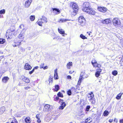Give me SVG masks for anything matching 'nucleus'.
I'll use <instances>...</instances> for the list:
<instances>
[{"label":"nucleus","instance_id":"1","mask_svg":"<svg viewBox=\"0 0 123 123\" xmlns=\"http://www.w3.org/2000/svg\"><path fill=\"white\" fill-rule=\"evenodd\" d=\"M15 27L14 26H11L9 29H8L6 31V37L7 38H11V36L13 35L15 36L17 33H16L15 30Z\"/></svg>","mask_w":123,"mask_h":123},{"label":"nucleus","instance_id":"2","mask_svg":"<svg viewBox=\"0 0 123 123\" xmlns=\"http://www.w3.org/2000/svg\"><path fill=\"white\" fill-rule=\"evenodd\" d=\"M90 5L89 2H85L83 5V8L82 9V11L85 12L88 10V9L90 7L89 6Z\"/></svg>","mask_w":123,"mask_h":123},{"label":"nucleus","instance_id":"3","mask_svg":"<svg viewBox=\"0 0 123 123\" xmlns=\"http://www.w3.org/2000/svg\"><path fill=\"white\" fill-rule=\"evenodd\" d=\"M70 4L71 5H72V8L74 12L76 13L77 12L78 9L77 5L76 4L74 3V2H72Z\"/></svg>","mask_w":123,"mask_h":123},{"label":"nucleus","instance_id":"4","mask_svg":"<svg viewBox=\"0 0 123 123\" xmlns=\"http://www.w3.org/2000/svg\"><path fill=\"white\" fill-rule=\"evenodd\" d=\"M78 21L81 25L83 26L84 25L85 23V20L83 17H80L79 18Z\"/></svg>","mask_w":123,"mask_h":123},{"label":"nucleus","instance_id":"5","mask_svg":"<svg viewBox=\"0 0 123 123\" xmlns=\"http://www.w3.org/2000/svg\"><path fill=\"white\" fill-rule=\"evenodd\" d=\"M113 24L115 26H118L120 25L121 23L119 19L117 18H115L113 19Z\"/></svg>","mask_w":123,"mask_h":123},{"label":"nucleus","instance_id":"6","mask_svg":"<svg viewBox=\"0 0 123 123\" xmlns=\"http://www.w3.org/2000/svg\"><path fill=\"white\" fill-rule=\"evenodd\" d=\"M22 40H19L18 39H16L14 40V43L17 44H14L13 45L14 47H16L17 45H20L21 44V42L22 41Z\"/></svg>","mask_w":123,"mask_h":123},{"label":"nucleus","instance_id":"7","mask_svg":"<svg viewBox=\"0 0 123 123\" xmlns=\"http://www.w3.org/2000/svg\"><path fill=\"white\" fill-rule=\"evenodd\" d=\"M85 12H86L91 15H94L95 13V11L91 7L88 9V10Z\"/></svg>","mask_w":123,"mask_h":123},{"label":"nucleus","instance_id":"8","mask_svg":"<svg viewBox=\"0 0 123 123\" xmlns=\"http://www.w3.org/2000/svg\"><path fill=\"white\" fill-rule=\"evenodd\" d=\"M59 103L61 104V106L59 107V109H63L66 105L65 102H63V100L60 99L59 101Z\"/></svg>","mask_w":123,"mask_h":123},{"label":"nucleus","instance_id":"9","mask_svg":"<svg viewBox=\"0 0 123 123\" xmlns=\"http://www.w3.org/2000/svg\"><path fill=\"white\" fill-rule=\"evenodd\" d=\"M98 10L102 12H106L107 9L105 7H98Z\"/></svg>","mask_w":123,"mask_h":123},{"label":"nucleus","instance_id":"10","mask_svg":"<svg viewBox=\"0 0 123 123\" xmlns=\"http://www.w3.org/2000/svg\"><path fill=\"white\" fill-rule=\"evenodd\" d=\"M25 30L24 29L22 30V31L21 32L20 34L18 36V37L19 39L23 38H24L23 37L25 33Z\"/></svg>","mask_w":123,"mask_h":123},{"label":"nucleus","instance_id":"11","mask_svg":"<svg viewBox=\"0 0 123 123\" xmlns=\"http://www.w3.org/2000/svg\"><path fill=\"white\" fill-rule=\"evenodd\" d=\"M57 69L56 68L55 70L54 74V78L55 79H57L58 78V73L57 72Z\"/></svg>","mask_w":123,"mask_h":123},{"label":"nucleus","instance_id":"12","mask_svg":"<svg viewBox=\"0 0 123 123\" xmlns=\"http://www.w3.org/2000/svg\"><path fill=\"white\" fill-rule=\"evenodd\" d=\"M30 0H28L26 1L25 4V6L26 7H28L31 4Z\"/></svg>","mask_w":123,"mask_h":123},{"label":"nucleus","instance_id":"13","mask_svg":"<svg viewBox=\"0 0 123 123\" xmlns=\"http://www.w3.org/2000/svg\"><path fill=\"white\" fill-rule=\"evenodd\" d=\"M31 68V66L30 65L27 63L25 64L24 68H25V69L27 70H29L31 69L30 68Z\"/></svg>","mask_w":123,"mask_h":123},{"label":"nucleus","instance_id":"14","mask_svg":"<svg viewBox=\"0 0 123 123\" xmlns=\"http://www.w3.org/2000/svg\"><path fill=\"white\" fill-rule=\"evenodd\" d=\"M92 64L94 67H98V68H100L101 67V65L100 64H98L96 66L94 65L95 64L97 63V62L96 61L95 62H93V61H92Z\"/></svg>","mask_w":123,"mask_h":123},{"label":"nucleus","instance_id":"15","mask_svg":"<svg viewBox=\"0 0 123 123\" xmlns=\"http://www.w3.org/2000/svg\"><path fill=\"white\" fill-rule=\"evenodd\" d=\"M52 11L56 13V12L57 14H58L60 13V11L58 9L56 8H52Z\"/></svg>","mask_w":123,"mask_h":123},{"label":"nucleus","instance_id":"16","mask_svg":"<svg viewBox=\"0 0 123 123\" xmlns=\"http://www.w3.org/2000/svg\"><path fill=\"white\" fill-rule=\"evenodd\" d=\"M44 22L42 21V19H38V21L37 22V23L38 25L40 26H42V24Z\"/></svg>","mask_w":123,"mask_h":123},{"label":"nucleus","instance_id":"17","mask_svg":"<svg viewBox=\"0 0 123 123\" xmlns=\"http://www.w3.org/2000/svg\"><path fill=\"white\" fill-rule=\"evenodd\" d=\"M5 110V108L4 106H2L0 108V115L2 114Z\"/></svg>","mask_w":123,"mask_h":123},{"label":"nucleus","instance_id":"18","mask_svg":"<svg viewBox=\"0 0 123 123\" xmlns=\"http://www.w3.org/2000/svg\"><path fill=\"white\" fill-rule=\"evenodd\" d=\"M9 78L7 77H4L2 79V81L4 83H6L9 80Z\"/></svg>","mask_w":123,"mask_h":123},{"label":"nucleus","instance_id":"19","mask_svg":"<svg viewBox=\"0 0 123 123\" xmlns=\"http://www.w3.org/2000/svg\"><path fill=\"white\" fill-rule=\"evenodd\" d=\"M50 107V105L48 104L44 106V108L43 109V111H47L49 108Z\"/></svg>","mask_w":123,"mask_h":123},{"label":"nucleus","instance_id":"20","mask_svg":"<svg viewBox=\"0 0 123 123\" xmlns=\"http://www.w3.org/2000/svg\"><path fill=\"white\" fill-rule=\"evenodd\" d=\"M85 121L86 123H90L92 121V119L90 117H88L85 120Z\"/></svg>","mask_w":123,"mask_h":123},{"label":"nucleus","instance_id":"21","mask_svg":"<svg viewBox=\"0 0 123 123\" xmlns=\"http://www.w3.org/2000/svg\"><path fill=\"white\" fill-rule=\"evenodd\" d=\"M23 80L24 81L27 83H29L30 82L29 79L25 77H24V78H23Z\"/></svg>","mask_w":123,"mask_h":123},{"label":"nucleus","instance_id":"22","mask_svg":"<svg viewBox=\"0 0 123 123\" xmlns=\"http://www.w3.org/2000/svg\"><path fill=\"white\" fill-rule=\"evenodd\" d=\"M43 22L47 23V18L44 16H42V18H41Z\"/></svg>","mask_w":123,"mask_h":123},{"label":"nucleus","instance_id":"23","mask_svg":"<svg viewBox=\"0 0 123 123\" xmlns=\"http://www.w3.org/2000/svg\"><path fill=\"white\" fill-rule=\"evenodd\" d=\"M58 30L59 32L61 34H64L65 33L64 31L62 29H60L58 28Z\"/></svg>","mask_w":123,"mask_h":123},{"label":"nucleus","instance_id":"24","mask_svg":"<svg viewBox=\"0 0 123 123\" xmlns=\"http://www.w3.org/2000/svg\"><path fill=\"white\" fill-rule=\"evenodd\" d=\"M87 97L88 98L91 97H94V95L93 92H91L89 93L87 95Z\"/></svg>","mask_w":123,"mask_h":123},{"label":"nucleus","instance_id":"25","mask_svg":"<svg viewBox=\"0 0 123 123\" xmlns=\"http://www.w3.org/2000/svg\"><path fill=\"white\" fill-rule=\"evenodd\" d=\"M83 75L84 74H82V73L80 75V77L78 83L80 82H81L82 80V78H83Z\"/></svg>","mask_w":123,"mask_h":123},{"label":"nucleus","instance_id":"26","mask_svg":"<svg viewBox=\"0 0 123 123\" xmlns=\"http://www.w3.org/2000/svg\"><path fill=\"white\" fill-rule=\"evenodd\" d=\"M30 118L29 117H27L25 119V121L27 123H30L31 122Z\"/></svg>","mask_w":123,"mask_h":123},{"label":"nucleus","instance_id":"27","mask_svg":"<svg viewBox=\"0 0 123 123\" xmlns=\"http://www.w3.org/2000/svg\"><path fill=\"white\" fill-rule=\"evenodd\" d=\"M122 94V93H119L118 94L116 97V98L118 100L120 99L121 98Z\"/></svg>","mask_w":123,"mask_h":123},{"label":"nucleus","instance_id":"28","mask_svg":"<svg viewBox=\"0 0 123 123\" xmlns=\"http://www.w3.org/2000/svg\"><path fill=\"white\" fill-rule=\"evenodd\" d=\"M109 114V112L105 110L104 112L103 115L104 116H106Z\"/></svg>","mask_w":123,"mask_h":123},{"label":"nucleus","instance_id":"29","mask_svg":"<svg viewBox=\"0 0 123 123\" xmlns=\"http://www.w3.org/2000/svg\"><path fill=\"white\" fill-rule=\"evenodd\" d=\"M111 22V21L108 19H106L103 22V23H106L107 24H108L110 23Z\"/></svg>","mask_w":123,"mask_h":123},{"label":"nucleus","instance_id":"30","mask_svg":"<svg viewBox=\"0 0 123 123\" xmlns=\"http://www.w3.org/2000/svg\"><path fill=\"white\" fill-rule=\"evenodd\" d=\"M72 65V62H69L68 63L67 65V67L69 69L70 67Z\"/></svg>","mask_w":123,"mask_h":123},{"label":"nucleus","instance_id":"31","mask_svg":"<svg viewBox=\"0 0 123 123\" xmlns=\"http://www.w3.org/2000/svg\"><path fill=\"white\" fill-rule=\"evenodd\" d=\"M59 85H55V91H56V92L57 91L59 90Z\"/></svg>","mask_w":123,"mask_h":123},{"label":"nucleus","instance_id":"32","mask_svg":"<svg viewBox=\"0 0 123 123\" xmlns=\"http://www.w3.org/2000/svg\"><path fill=\"white\" fill-rule=\"evenodd\" d=\"M69 20H68V19H61L60 20V21H59V22H65L66 21H67Z\"/></svg>","mask_w":123,"mask_h":123},{"label":"nucleus","instance_id":"33","mask_svg":"<svg viewBox=\"0 0 123 123\" xmlns=\"http://www.w3.org/2000/svg\"><path fill=\"white\" fill-rule=\"evenodd\" d=\"M5 41V39L3 38H0V44H2L4 43Z\"/></svg>","mask_w":123,"mask_h":123},{"label":"nucleus","instance_id":"34","mask_svg":"<svg viewBox=\"0 0 123 123\" xmlns=\"http://www.w3.org/2000/svg\"><path fill=\"white\" fill-rule=\"evenodd\" d=\"M57 95L59 97H63V95L60 92H59L58 93Z\"/></svg>","mask_w":123,"mask_h":123},{"label":"nucleus","instance_id":"35","mask_svg":"<svg viewBox=\"0 0 123 123\" xmlns=\"http://www.w3.org/2000/svg\"><path fill=\"white\" fill-rule=\"evenodd\" d=\"M90 102H91V104L94 105L95 104L96 102L95 99L94 98Z\"/></svg>","mask_w":123,"mask_h":123},{"label":"nucleus","instance_id":"36","mask_svg":"<svg viewBox=\"0 0 123 123\" xmlns=\"http://www.w3.org/2000/svg\"><path fill=\"white\" fill-rule=\"evenodd\" d=\"M117 71L114 70L112 71V74L114 76H116L117 74Z\"/></svg>","mask_w":123,"mask_h":123},{"label":"nucleus","instance_id":"37","mask_svg":"<svg viewBox=\"0 0 123 123\" xmlns=\"http://www.w3.org/2000/svg\"><path fill=\"white\" fill-rule=\"evenodd\" d=\"M80 38L83 39H87V37L82 34H81L80 35Z\"/></svg>","mask_w":123,"mask_h":123},{"label":"nucleus","instance_id":"38","mask_svg":"<svg viewBox=\"0 0 123 123\" xmlns=\"http://www.w3.org/2000/svg\"><path fill=\"white\" fill-rule=\"evenodd\" d=\"M5 12V10L4 9L0 11V14H4Z\"/></svg>","mask_w":123,"mask_h":123},{"label":"nucleus","instance_id":"39","mask_svg":"<svg viewBox=\"0 0 123 123\" xmlns=\"http://www.w3.org/2000/svg\"><path fill=\"white\" fill-rule=\"evenodd\" d=\"M100 74V73H99L98 72H96L95 74V75L96 77H98L99 76Z\"/></svg>","mask_w":123,"mask_h":123},{"label":"nucleus","instance_id":"40","mask_svg":"<svg viewBox=\"0 0 123 123\" xmlns=\"http://www.w3.org/2000/svg\"><path fill=\"white\" fill-rule=\"evenodd\" d=\"M71 90H68L67 92V93L70 96L71 94Z\"/></svg>","mask_w":123,"mask_h":123},{"label":"nucleus","instance_id":"41","mask_svg":"<svg viewBox=\"0 0 123 123\" xmlns=\"http://www.w3.org/2000/svg\"><path fill=\"white\" fill-rule=\"evenodd\" d=\"M19 28L20 29H22V30L24 29V25L23 24H21L19 26Z\"/></svg>","mask_w":123,"mask_h":123},{"label":"nucleus","instance_id":"42","mask_svg":"<svg viewBox=\"0 0 123 123\" xmlns=\"http://www.w3.org/2000/svg\"><path fill=\"white\" fill-rule=\"evenodd\" d=\"M53 77L51 78V76L50 77L49 79V83H52L53 82Z\"/></svg>","mask_w":123,"mask_h":123},{"label":"nucleus","instance_id":"43","mask_svg":"<svg viewBox=\"0 0 123 123\" xmlns=\"http://www.w3.org/2000/svg\"><path fill=\"white\" fill-rule=\"evenodd\" d=\"M55 114L52 111L51 112L50 114L52 116V117H52L53 118H54V115H55Z\"/></svg>","mask_w":123,"mask_h":123},{"label":"nucleus","instance_id":"44","mask_svg":"<svg viewBox=\"0 0 123 123\" xmlns=\"http://www.w3.org/2000/svg\"><path fill=\"white\" fill-rule=\"evenodd\" d=\"M35 19V16L34 15H31V21H33Z\"/></svg>","mask_w":123,"mask_h":123},{"label":"nucleus","instance_id":"45","mask_svg":"<svg viewBox=\"0 0 123 123\" xmlns=\"http://www.w3.org/2000/svg\"><path fill=\"white\" fill-rule=\"evenodd\" d=\"M90 106L89 105H88L86 106V111H88L89 110V109H90Z\"/></svg>","mask_w":123,"mask_h":123},{"label":"nucleus","instance_id":"46","mask_svg":"<svg viewBox=\"0 0 123 123\" xmlns=\"http://www.w3.org/2000/svg\"><path fill=\"white\" fill-rule=\"evenodd\" d=\"M20 50L22 52H24L25 51V49L22 47L20 48Z\"/></svg>","mask_w":123,"mask_h":123},{"label":"nucleus","instance_id":"47","mask_svg":"<svg viewBox=\"0 0 123 123\" xmlns=\"http://www.w3.org/2000/svg\"><path fill=\"white\" fill-rule=\"evenodd\" d=\"M71 90L72 91H74V92L76 91L75 88L74 87H71Z\"/></svg>","mask_w":123,"mask_h":123},{"label":"nucleus","instance_id":"48","mask_svg":"<svg viewBox=\"0 0 123 123\" xmlns=\"http://www.w3.org/2000/svg\"><path fill=\"white\" fill-rule=\"evenodd\" d=\"M97 71L96 72H98L99 73H100L102 71V69L99 68H98L97 69Z\"/></svg>","mask_w":123,"mask_h":123},{"label":"nucleus","instance_id":"49","mask_svg":"<svg viewBox=\"0 0 123 123\" xmlns=\"http://www.w3.org/2000/svg\"><path fill=\"white\" fill-rule=\"evenodd\" d=\"M120 44L122 47H123V39H122L121 40Z\"/></svg>","mask_w":123,"mask_h":123},{"label":"nucleus","instance_id":"50","mask_svg":"<svg viewBox=\"0 0 123 123\" xmlns=\"http://www.w3.org/2000/svg\"><path fill=\"white\" fill-rule=\"evenodd\" d=\"M44 63H42L40 65V68H43Z\"/></svg>","mask_w":123,"mask_h":123},{"label":"nucleus","instance_id":"51","mask_svg":"<svg viewBox=\"0 0 123 123\" xmlns=\"http://www.w3.org/2000/svg\"><path fill=\"white\" fill-rule=\"evenodd\" d=\"M94 97H91L90 98H88V100L90 102L93 99Z\"/></svg>","mask_w":123,"mask_h":123},{"label":"nucleus","instance_id":"52","mask_svg":"<svg viewBox=\"0 0 123 123\" xmlns=\"http://www.w3.org/2000/svg\"><path fill=\"white\" fill-rule=\"evenodd\" d=\"M24 88L25 89L27 90L28 89H30V86L25 87Z\"/></svg>","mask_w":123,"mask_h":123},{"label":"nucleus","instance_id":"53","mask_svg":"<svg viewBox=\"0 0 123 123\" xmlns=\"http://www.w3.org/2000/svg\"><path fill=\"white\" fill-rule=\"evenodd\" d=\"M39 114H37L36 115V117L37 119L40 118H39Z\"/></svg>","mask_w":123,"mask_h":123},{"label":"nucleus","instance_id":"54","mask_svg":"<svg viewBox=\"0 0 123 123\" xmlns=\"http://www.w3.org/2000/svg\"><path fill=\"white\" fill-rule=\"evenodd\" d=\"M54 116H55V117H54V120L56 118H57L58 117L57 115L56 114H55V115H54Z\"/></svg>","mask_w":123,"mask_h":123},{"label":"nucleus","instance_id":"55","mask_svg":"<svg viewBox=\"0 0 123 123\" xmlns=\"http://www.w3.org/2000/svg\"><path fill=\"white\" fill-rule=\"evenodd\" d=\"M67 78L68 79H71V76L70 75H68L67 76Z\"/></svg>","mask_w":123,"mask_h":123},{"label":"nucleus","instance_id":"56","mask_svg":"<svg viewBox=\"0 0 123 123\" xmlns=\"http://www.w3.org/2000/svg\"><path fill=\"white\" fill-rule=\"evenodd\" d=\"M37 122L38 123H40L41 122V120L40 119V118L38 119L37 120Z\"/></svg>","mask_w":123,"mask_h":123},{"label":"nucleus","instance_id":"57","mask_svg":"<svg viewBox=\"0 0 123 123\" xmlns=\"http://www.w3.org/2000/svg\"><path fill=\"white\" fill-rule=\"evenodd\" d=\"M13 123H18V122L16 119H15L14 120V122H12Z\"/></svg>","mask_w":123,"mask_h":123},{"label":"nucleus","instance_id":"58","mask_svg":"<svg viewBox=\"0 0 123 123\" xmlns=\"http://www.w3.org/2000/svg\"><path fill=\"white\" fill-rule=\"evenodd\" d=\"M113 119H110L109 120V122L110 123H111L112 122H113Z\"/></svg>","mask_w":123,"mask_h":123},{"label":"nucleus","instance_id":"59","mask_svg":"<svg viewBox=\"0 0 123 123\" xmlns=\"http://www.w3.org/2000/svg\"><path fill=\"white\" fill-rule=\"evenodd\" d=\"M120 123H123V121L122 120L120 119L119 120Z\"/></svg>","mask_w":123,"mask_h":123},{"label":"nucleus","instance_id":"60","mask_svg":"<svg viewBox=\"0 0 123 123\" xmlns=\"http://www.w3.org/2000/svg\"><path fill=\"white\" fill-rule=\"evenodd\" d=\"M38 68V66H36L34 68V69H37Z\"/></svg>","mask_w":123,"mask_h":123},{"label":"nucleus","instance_id":"61","mask_svg":"<svg viewBox=\"0 0 123 123\" xmlns=\"http://www.w3.org/2000/svg\"><path fill=\"white\" fill-rule=\"evenodd\" d=\"M47 68L48 67L47 66H45L43 67V68L44 69H47Z\"/></svg>","mask_w":123,"mask_h":123},{"label":"nucleus","instance_id":"62","mask_svg":"<svg viewBox=\"0 0 123 123\" xmlns=\"http://www.w3.org/2000/svg\"><path fill=\"white\" fill-rule=\"evenodd\" d=\"M59 99V97H55V99H56V100H58Z\"/></svg>","mask_w":123,"mask_h":123},{"label":"nucleus","instance_id":"63","mask_svg":"<svg viewBox=\"0 0 123 123\" xmlns=\"http://www.w3.org/2000/svg\"><path fill=\"white\" fill-rule=\"evenodd\" d=\"M35 69H34V68L32 69V70L31 71V74L33 73L35 70Z\"/></svg>","mask_w":123,"mask_h":123},{"label":"nucleus","instance_id":"64","mask_svg":"<svg viewBox=\"0 0 123 123\" xmlns=\"http://www.w3.org/2000/svg\"><path fill=\"white\" fill-rule=\"evenodd\" d=\"M80 123H86V122L85 121H82L80 122Z\"/></svg>","mask_w":123,"mask_h":123}]
</instances>
